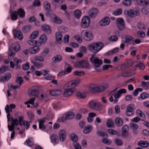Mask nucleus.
<instances>
[{"mask_svg": "<svg viewBox=\"0 0 149 149\" xmlns=\"http://www.w3.org/2000/svg\"><path fill=\"white\" fill-rule=\"evenodd\" d=\"M104 46L103 43L101 42H98L92 43L88 45V47L91 52L96 54L100 51Z\"/></svg>", "mask_w": 149, "mask_h": 149, "instance_id": "obj_1", "label": "nucleus"}, {"mask_svg": "<svg viewBox=\"0 0 149 149\" xmlns=\"http://www.w3.org/2000/svg\"><path fill=\"white\" fill-rule=\"evenodd\" d=\"M20 50V47L18 43L15 42L13 43L9 48V53L8 56L9 60L12 59L15 55V53L13 52L14 50L15 52H19Z\"/></svg>", "mask_w": 149, "mask_h": 149, "instance_id": "obj_2", "label": "nucleus"}, {"mask_svg": "<svg viewBox=\"0 0 149 149\" xmlns=\"http://www.w3.org/2000/svg\"><path fill=\"white\" fill-rule=\"evenodd\" d=\"M90 60L91 63L93 64L95 67H98L102 64V60L95 56L94 54L92 55Z\"/></svg>", "mask_w": 149, "mask_h": 149, "instance_id": "obj_3", "label": "nucleus"}, {"mask_svg": "<svg viewBox=\"0 0 149 149\" xmlns=\"http://www.w3.org/2000/svg\"><path fill=\"white\" fill-rule=\"evenodd\" d=\"M75 65L76 68H85L86 69H89L90 67L88 62L85 60L76 62L75 63Z\"/></svg>", "mask_w": 149, "mask_h": 149, "instance_id": "obj_4", "label": "nucleus"}, {"mask_svg": "<svg viewBox=\"0 0 149 149\" xmlns=\"http://www.w3.org/2000/svg\"><path fill=\"white\" fill-rule=\"evenodd\" d=\"M25 14V12L23 9L19 8L18 10L17 11H14L11 14V19L14 18L17 19V15H18L21 17L23 18Z\"/></svg>", "mask_w": 149, "mask_h": 149, "instance_id": "obj_5", "label": "nucleus"}, {"mask_svg": "<svg viewBox=\"0 0 149 149\" xmlns=\"http://www.w3.org/2000/svg\"><path fill=\"white\" fill-rule=\"evenodd\" d=\"M124 13L125 15L132 18H134L139 15V12L138 11L134 9L126 10H124Z\"/></svg>", "mask_w": 149, "mask_h": 149, "instance_id": "obj_6", "label": "nucleus"}, {"mask_svg": "<svg viewBox=\"0 0 149 149\" xmlns=\"http://www.w3.org/2000/svg\"><path fill=\"white\" fill-rule=\"evenodd\" d=\"M106 88L104 86H93L90 87L89 91L91 93H99L105 90Z\"/></svg>", "mask_w": 149, "mask_h": 149, "instance_id": "obj_7", "label": "nucleus"}, {"mask_svg": "<svg viewBox=\"0 0 149 149\" xmlns=\"http://www.w3.org/2000/svg\"><path fill=\"white\" fill-rule=\"evenodd\" d=\"M89 106L91 108L95 110H99L102 109L101 104L95 100L90 101L89 103Z\"/></svg>", "mask_w": 149, "mask_h": 149, "instance_id": "obj_8", "label": "nucleus"}, {"mask_svg": "<svg viewBox=\"0 0 149 149\" xmlns=\"http://www.w3.org/2000/svg\"><path fill=\"white\" fill-rule=\"evenodd\" d=\"M65 116L63 117L61 120L62 122H65L67 120H70L72 119L74 117V113L71 112H68L65 115Z\"/></svg>", "mask_w": 149, "mask_h": 149, "instance_id": "obj_9", "label": "nucleus"}, {"mask_svg": "<svg viewBox=\"0 0 149 149\" xmlns=\"http://www.w3.org/2000/svg\"><path fill=\"white\" fill-rule=\"evenodd\" d=\"M39 95L38 89L36 87H33L29 91V95L30 97H37Z\"/></svg>", "mask_w": 149, "mask_h": 149, "instance_id": "obj_10", "label": "nucleus"}, {"mask_svg": "<svg viewBox=\"0 0 149 149\" xmlns=\"http://www.w3.org/2000/svg\"><path fill=\"white\" fill-rule=\"evenodd\" d=\"M116 24L117 27L120 31L123 30L125 28L123 19H117Z\"/></svg>", "mask_w": 149, "mask_h": 149, "instance_id": "obj_11", "label": "nucleus"}, {"mask_svg": "<svg viewBox=\"0 0 149 149\" xmlns=\"http://www.w3.org/2000/svg\"><path fill=\"white\" fill-rule=\"evenodd\" d=\"M134 105L130 104L127 106L126 110V115L127 116H130L134 114V109L133 107Z\"/></svg>", "mask_w": 149, "mask_h": 149, "instance_id": "obj_12", "label": "nucleus"}, {"mask_svg": "<svg viewBox=\"0 0 149 149\" xmlns=\"http://www.w3.org/2000/svg\"><path fill=\"white\" fill-rule=\"evenodd\" d=\"M129 130V127L127 125H124L122 128V136L125 138H127L129 136L128 131Z\"/></svg>", "mask_w": 149, "mask_h": 149, "instance_id": "obj_13", "label": "nucleus"}, {"mask_svg": "<svg viewBox=\"0 0 149 149\" xmlns=\"http://www.w3.org/2000/svg\"><path fill=\"white\" fill-rule=\"evenodd\" d=\"M90 22V19H82L80 26L82 28H87L89 26Z\"/></svg>", "mask_w": 149, "mask_h": 149, "instance_id": "obj_14", "label": "nucleus"}, {"mask_svg": "<svg viewBox=\"0 0 149 149\" xmlns=\"http://www.w3.org/2000/svg\"><path fill=\"white\" fill-rule=\"evenodd\" d=\"M117 89L118 88H116L111 92V94H112V95H113L114 97V102L115 103H117L118 101L117 99L119 98L121 96V95L117 91L115 92Z\"/></svg>", "mask_w": 149, "mask_h": 149, "instance_id": "obj_15", "label": "nucleus"}, {"mask_svg": "<svg viewBox=\"0 0 149 149\" xmlns=\"http://www.w3.org/2000/svg\"><path fill=\"white\" fill-rule=\"evenodd\" d=\"M66 136V133L64 130H61L59 132V136L60 140L62 141H64L65 139Z\"/></svg>", "mask_w": 149, "mask_h": 149, "instance_id": "obj_16", "label": "nucleus"}, {"mask_svg": "<svg viewBox=\"0 0 149 149\" xmlns=\"http://www.w3.org/2000/svg\"><path fill=\"white\" fill-rule=\"evenodd\" d=\"M75 91L76 89L74 88L66 89L63 93L64 96L66 97L70 96Z\"/></svg>", "mask_w": 149, "mask_h": 149, "instance_id": "obj_17", "label": "nucleus"}, {"mask_svg": "<svg viewBox=\"0 0 149 149\" xmlns=\"http://www.w3.org/2000/svg\"><path fill=\"white\" fill-rule=\"evenodd\" d=\"M125 42L130 44L134 45L135 44L134 41V38L130 36L127 35L125 37Z\"/></svg>", "mask_w": 149, "mask_h": 149, "instance_id": "obj_18", "label": "nucleus"}, {"mask_svg": "<svg viewBox=\"0 0 149 149\" xmlns=\"http://www.w3.org/2000/svg\"><path fill=\"white\" fill-rule=\"evenodd\" d=\"M84 36L85 39L87 41H90L93 38V36L92 33L90 31H86L85 32Z\"/></svg>", "mask_w": 149, "mask_h": 149, "instance_id": "obj_19", "label": "nucleus"}, {"mask_svg": "<svg viewBox=\"0 0 149 149\" xmlns=\"http://www.w3.org/2000/svg\"><path fill=\"white\" fill-rule=\"evenodd\" d=\"M41 29L47 34H49L51 32L50 26L47 25H43L41 26Z\"/></svg>", "mask_w": 149, "mask_h": 149, "instance_id": "obj_20", "label": "nucleus"}, {"mask_svg": "<svg viewBox=\"0 0 149 149\" xmlns=\"http://www.w3.org/2000/svg\"><path fill=\"white\" fill-rule=\"evenodd\" d=\"M55 37L56 41L57 43L60 44L62 42L63 36L60 31L56 32L55 33Z\"/></svg>", "mask_w": 149, "mask_h": 149, "instance_id": "obj_21", "label": "nucleus"}, {"mask_svg": "<svg viewBox=\"0 0 149 149\" xmlns=\"http://www.w3.org/2000/svg\"><path fill=\"white\" fill-rule=\"evenodd\" d=\"M62 58V56L61 55L58 54L52 58V61L53 63H55L61 61Z\"/></svg>", "mask_w": 149, "mask_h": 149, "instance_id": "obj_22", "label": "nucleus"}, {"mask_svg": "<svg viewBox=\"0 0 149 149\" xmlns=\"http://www.w3.org/2000/svg\"><path fill=\"white\" fill-rule=\"evenodd\" d=\"M98 12L97 10L95 8L91 9L89 11L88 14L90 18L93 17Z\"/></svg>", "mask_w": 149, "mask_h": 149, "instance_id": "obj_23", "label": "nucleus"}, {"mask_svg": "<svg viewBox=\"0 0 149 149\" xmlns=\"http://www.w3.org/2000/svg\"><path fill=\"white\" fill-rule=\"evenodd\" d=\"M40 49L39 47L34 46L29 49L30 53L31 54H35L38 52Z\"/></svg>", "mask_w": 149, "mask_h": 149, "instance_id": "obj_24", "label": "nucleus"}, {"mask_svg": "<svg viewBox=\"0 0 149 149\" xmlns=\"http://www.w3.org/2000/svg\"><path fill=\"white\" fill-rule=\"evenodd\" d=\"M61 93V91L59 90L55 89L51 91L50 92V95L53 96L59 95Z\"/></svg>", "mask_w": 149, "mask_h": 149, "instance_id": "obj_25", "label": "nucleus"}, {"mask_svg": "<svg viewBox=\"0 0 149 149\" xmlns=\"http://www.w3.org/2000/svg\"><path fill=\"white\" fill-rule=\"evenodd\" d=\"M93 127L92 126L88 125L85 127L83 130V132L85 134H87L91 132Z\"/></svg>", "mask_w": 149, "mask_h": 149, "instance_id": "obj_26", "label": "nucleus"}, {"mask_svg": "<svg viewBox=\"0 0 149 149\" xmlns=\"http://www.w3.org/2000/svg\"><path fill=\"white\" fill-rule=\"evenodd\" d=\"M110 22V19H102L99 22V24L101 26H105L108 25Z\"/></svg>", "mask_w": 149, "mask_h": 149, "instance_id": "obj_27", "label": "nucleus"}, {"mask_svg": "<svg viewBox=\"0 0 149 149\" xmlns=\"http://www.w3.org/2000/svg\"><path fill=\"white\" fill-rule=\"evenodd\" d=\"M115 122L116 125L118 127L122 126L123 124V121L122 119L120 117L116 118Z\"/></svg>", "mask_w": 149, "mask_h": 149, "instance_id": "obj_28", "label": "nucleus"}, {"mask_svg": "<svg viewBox=\"0 0 149 149\" xmlns=\"http://www.w3.org/2000/svg\"><path fill=\"white\" fill-rule=\"evenodd\" d=\"M11 77V75L9 73H6L1 78V79L3 81H6L9 79Z\"/></svg>", "mask_w": 149, "mask_h": 149, "instance_id": "obj_29", "label": "nucleus"}, {"mask_svg": "<svg viewBox=\"0 0 149 149\" xmlns=\"http://www.w3.org/2000/svg\"><path fill=\"white\" fill-rule=\"evenodd\" d=\"M70 82L72 88H74L75 87L77 86L79 84L80 82V80L79 79H77L70 81Z\"/></svg>", "mask_w": 149, "mask_h": 149, "instance_id": "obj_30", "label": "nucleus"}, {"mask_svg": "<svg viewBox=\"0 0 149 149\" xmlns=\"http://www.w3.org/2000/svg\"><path fill=\"white\" fill-rule=\"evenodd\" d=\"M39 122V128L42 130H45V127L44 125L45 122V120L44 118L39 120H38Z\"/></svg>", "mask_w": 149, "mask_h": 149, "instance_id": "obj_31", "label": "nucleus"}, {"mask_svg": "<svg viewBox=\"0 0 149 149\" xmlns=\"http://www.w3.org/2000/svg\"><path fill=\"white\" fill-rule=\"evenodd\" d=\"M138 2L140 5L144 6L149 4V0H138Z\"/></svg>", "mask_w": 149, "mask_h": 149, "instance_id": "obj_32", "label": "nucleus"}, {"mask_svg": "<svg viewBox=\"0 0 149 149\" xmlns=\"http://www.w3.org/2000/svg\"><path fill=\"white\" fill-rule=\"evenodd\" d=\"M15 37L17 38L19 40H21L23 38V36L22 34V32L20 30L17 31L15 35H14Z\"/></svg>", "mask_w": 149, "mask_h": 149, "instance_id": "obj_33", "label": "nucleus"}, {"mask_svg": "<svg viewBox=\"0 0 149 149\" xmlns=\"http://www.w3.org/2000/svg\"><path fill=\"white\" fill-rule=\"evenodd\" d=\"M81 15L82 13L81 11L79 9L76 10L74 12V17L77 19L80 18Z\"/></svg>", "mask_w": 149, "mask_h": 149, "instance_id": "obj_34", "label": "nucleus"}, {"mask_svg": "<svg viewBox=\"0 0 149 149\" xmlns=\"http://www.w3.org/2000/svg\"><path fill=\"white\" fill-rule=\"evenodd\" d=\"M47 38L46 35L44 34H42L40 36V40L43 44L45 43L47 41Z\"/></svg>", "mask_w": 149, "mask_h": 149, "instance_id": "obj_35", "label": "nucleus"}, {"mask_svg": "<svg viewBox=\"0 0 149 149\" xmlns=\"http://www.w3.org/2000/svg\"><path fill=\"white\" fill-rule=\"evenodd\" d=\"M51 142L54 143H56V141L58 139L57 136L55 134H52L50 136Z\"/></svg>", "mask_w": 149, "mask_h": 149, "instance_id": "obj_36", "label": "nucleus"}, {"mask_svg": "<svg viewBox=\"0 0 149 149\" xmlns=\"http://www.w3.org/2000/svg\"><path fill=\"white\" fill-rule=\"evenodd\" d=\"M138 145L142 147L147 148L148 146V143L146 141L139 142L138 143Z\"/></svg>", "mask_w": 149, "mask_h": 149, "instance_id": "obj_37", "label": "nucleus"}, {"mask_svg": "<svg viewBox=\"0 0 149 149\" xmlns=\"http://www.w3.org/2000/svg\"><path fill=\"white\" fill-rule=\"evenodd\" d=\"M39 32L38 31H35L33 32L30 36L29 38L31 39L36 38L38 36Z\"/></svg>", "mask_w": 149, "mask_h": 149, "instance_id": "obj_38", "label": "nucleus"}, {"mask_svg": "<svg viewBox=\"0 0 149 149\" xmlns=\"http://www.w3.org/2000/svg\"><path fill=\"white\" fill-rule=\"evenodd\" d=\"M122 3L125 6H129L131 5V0H123Z\"/></svg>", "mask_w": 149, "mask_h": 149, "instance_id": "obj_39", "label": "nucleus"}, {"mask_svg": "<svg viewBox=\"0 0 149 149\" xmlns=\"http://www.w3.org/2000/svg\"><path fill=\"white\" fill-rule=\"evenodd\" d=\"M31 63L33 65L37 68H40L43 66V64L41 63L38 62H35L34 61H32Z\"/></svg>", "mask_w": 149, "mask_h": 149, "instance_id": "obj_40", "label": "nucleus"}, {"mask_svg": "<svg viewBox=\"0 0 149 149\" xmlns=\"http://www.w3.org/2000/svg\"><path fill=\"white\" fill-rule=\"evenodd\" d=\"M107 125L108 127H113L115 126L113 121L109 119L107 122Z\"/></svg>", "mask_w": 149, "mask_h": 149, "instance_id": "obj_41", "label": "nucleus"}, {"mask_svg": "<svg viewBox=\"0 0 149 149\" xmlns=\"http://www.w3.org/2000/svg\"><path fill=\"white\" fill-rule=\"evenodd\" d=\"M44 7L46 11L49 10L50 8V5L47 2L45 1L43 3Z\"/></svg>", "mask_w": 149, "mask_h": 149, "instance_id": "obj_42", "label": "nucleus"}, {"mask_svg": "<svg viewBox=\"0 0 149 149\" xmlns=\"http://www.w3.org/2000/svg\"><path fill=\"white\" fill-rule=\"evenodd\" d=\"M9 70V68L7 66H3L0 68V72L3 73L5 72L8 71Z\"/></svg>", "mask_w": 149, "mask_h": 149, "instance_id": "obj_43", "label": "nucleus"}, {"mask_svg": "<svg viewBox=\"0 0 149 149\" xmlns=\"http://www.w3.org/2000/svg\"><path fill=\"white\" fill-rule=\"evenodd\" d=\"M31 29V26L29 25H26L23 26L22 31L24 33L29 32Z\"/></svg>", "mask_w": 149, "mask_h": 149, "instance_id": "obj_44", "label": "nucleus"}, {"mask_svg": "<svg viewBox=\"0 0 149 149\" xmlns=\"http://www.w3.org/2000/svg\"><path fill=\"white\" fill-rule=\"evenodd\" d=\"M70 138L74 143L78 142V137L76 135L73 134H71L70 136Z\"/></svg>", "mask_w": 149, "mask_h": 149, "instance_id": "obj_45", "label": "nucleus"}, {"mask_svg": "<svg viewBox=\"0 0 149 149\" xmlns=\"http://www.w3.org/2000/svg\"><path fill=\"white\" fill-rule=\"evenodd\" d=\"M108 39L110 41H116L118 40V38L116 36L113 35L109 36Z\"/></svg>", "mask_w": 149, "mask_h": 149, "instance_id": "obj_46", "label": "nucleus"}, {"mask_svg": "<svg viewBox=\"0 0 149 149\" xmlns=\"http://www.w3.org/2000/svg\"><path fill=\"white\" fill-rule=\"evenodd\" d=\"M15 82L17 83H19V86H21L22 85V83L23 82V80L22 77H19L16 79Z\"/></svg>", "mask_w": 149, "mask_h": 149, "instance_id": "obj_47", "label": "nucleus"}, {"mask_svg": "<svg viewBox=\"0 0 149 149\" xmlns=\"http://www.w3.org/2000/svg\"><path fill=\"white\" fill-rule=\"evenodd\" d=\"M73 145L74 149H82L81 146L78 142H74Z\"/></svg>", "mask_w": 149, "mask_h": 149, "instance_id": "obj_48", "label": "nucleus"}, {"mask_svg": "<svg viewBox=\"0 0 149 149\" xmlns=\"http://www.w3.org/2000/svg\"><path fill=\"white\" fill-rule=\"evenodd\" d=\"M34 59L35 60L39 61L41 62L44 61V58L43 57L41 56H36L34 57Z\"/></svg>", "mask_w": 149, "mask_h": 149, "instance_id": "obj_49", "label": "nucleus"}, {"mask_svg": "<svg viewBox=\"0 0 149 149\" xmlns=\"http://www.w3.org/2000/svg\"><path fill=\"white\" fill-rule=\"evenodd\" d=\"M137 27L139 29L141 30L145 29V25L143 23L141 22L139 23Z\"/></svg>", "mask_w": 149, "mask_h": 149, "instance_id": "obj_50", "label": "nucleus"}, {"mask_svg": "<svg viewBox=\"0 0 149 149\" xmlns=\"http://www.w3.org/2000/svg\"><path fill=\"white\" fill-rule=\"evenodd\" d=\"M102 142L104 143L107 145H110L112 143L111 141L110 140L106 138L103 139Z\"/></svg>", "mask_w": 149, "mask_h": 149, "instance_id": "obj_51", "label": "nucleus"}, {"mask_svg": "<svg viewBox=\"0 0 149 149\" xmlns=\"http://www.w3.org/2000/svg\"><path fill=\"white\" fill-rule=\"evenodd\" d=\"M149 97V95L146 93H142L140 95V98L143 99H146Z\"/></svg>", "mask_w": 149, "mask_h": 149, "instance_id": "obj_52", "label": "nucleus"}, {"mask_svg": "<svg viewBox=\"0 0 149 149\" xmlns=\"http://www.w3.org/2000/svg\"><path fill=\"white\" fill-rule=\"evenodd\" d=\"M143 91V89L141 88H138L134 91L133 92V95L135 96H136L138 94L139 91L141 92Z\"/></svg>", "mask_w": 149, "mask_h": 149, "instance_id": "obj_53", "label": "nucleus"}, {"mask_svg": "<svg viewBox=\"0 0 149 149\" xmlns=\"http://www.w3.org/2000/svg\"><path fill=\"white\" fill-rule=\"evenodd\" d=\"M82 74H83V75H84V72L83 71H74L73 73V74L74 75H76L77 76H81Z\"/></svg>", "mask_w": 149, "mask_h": 149, "instance_id": "obj_54", "label": "nucleus"}, {"mask_svg": "<svg viewBox=\"0 0 149 149\" xmlns=\"http://www.w3.org/2000/svg\"><path fill=\"white\" fill-rule=\"evenodd\" d=\"M64 88L65 89H71L72 88L70 81L65 85L64 86Z\"/></svg>", "mask_w": 149, "mask_h": 149, "instance_id": "obj_55", "label": "nucleus"}, {"mask_svg": "<svg viewBox=\"0 0 149 149\" xmlns=\"http://www.w3.org/2000/svg\"><path fill=\"white\" fill-rule=\"evenodd\" d=\"M22 68L24 70H28L29 68V64L28 63H26L23 64L22 66Z\"/></svg>", "mask_w": 149, "mask_h": 149, "instance_id": "obj_56", "label": "nucleus"}, {"mask_svg": "<svg viewBox=\"0 0 149 149\" xmlns=\"http://www.w3.org/2000/svg\"><path fill=\"white\" fill-rule=\"evenodd\" d=\"M115 142L116 145L118 146H121L123 145L122 141L118 139H116L115 140Z\"/></svg>", "mask_w": 149, "mask_h": 149, "instance_id": "obj_57", "label": "nucleus"}, {"mask_svg": "<svg viewBox=\"0 0 149 149\" xmlns=\"http://www.w3.org/2000/svg\"><path fill=\"white\" fill-rule=\"evenodd\" d=\"M122 13V10L121 9H118L114 11L113 14L115 15H120Z\"/></svg>", "mask_w": 149, "mask_h": 149, "instance_id": "obj_58", "label": "nucleus"}, {"mask_svg": "<svg viewBox=\"0 0 149 149\" xmlns=\"http://www.w3.org/2000/svg\"><path fill=\"white\" fill-rule=\"evenodd\" d=\"M77 96L79 98H84L85 97L84 93H81L80 92H78L76 94Z\"/></svg>", "mask_w": 149, "mask_h": 149, "instance_id": "obj_59", "label": "nucleus"}, {"mask_svg": "<svg viewBox=\"0 0 149 149\" xmlns=\"http://www.w3.org/2000/svg\"><path fill=\"white\" fill-rule=\"evenodd\" d=\"M137 35L138 36L143 38L145 36V34L144 31H139L137 32Z\"/></svg>", "mask_w": 149, "mask_h": 149, "instance_id": "obj_60", "label": "nucleus"}, {"mask_svg": "<svg viewBox=\"0 0 149 149\" xmlns=\"http://www.w3.org/2000/svg\"><path fill=\"white\" fill-rule=\"evenodd\" d=\"M125 99L126 101H130L133 100V97L131 95H128L125 96Z\"/></svg>", "mask_w": 149, "mask_h": 149, "instance_id": "obj_61", "label": "nucleus"}, {"mask_svg": "<svg viewBox=\"0 0 149 149\" xmlns=\"http://www.w3.org/2000/svg\"><path fill=\"white\" fill-rule=\"evenodd\" d=\"M25 144L29 146H31L33 144V142L29 139H28L26 141L25 143Z\"/></svg>", "mask_w": 149, "mask_h": 149, "instance_id": "obj_62", "label": "nucleus"}, {"mask_svg": "<svg viewBox=\"0 0 149 149\" xmlns=\"http://www.w3.org/2000/svg\"><path fill=\"white\" fill-rule=\"evenodd\" d=\"M136 113L140 117H142L143 118L145 116L144 114L139 109H138L137 110Z\"/></svg>", "mask_w": 149, "mask_h": 149, "instance_id": "obj_63", "label": "nucleus"}, {"mask_svg": "<svg viewBox=\"0 0 149 149\" xmlns=\"http://www.w3.org/2000/svg\"><path fill=\"white\" fill-rule=\"evenodd\" d=\"M40 1L38 0H35L33 3V5L34 6H39L40 5Z\"/></svg>", "mask_w": 149, "mask_h": 149, "instance_id": "obj_64", "label": "nucleus"}]
</instances>
